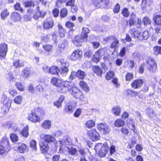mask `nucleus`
Instances as JSON below:
<instances>
[{"mask_svg":"<svg viewBox=\"0 0 161 161\" xmlns=\"http://www.w3.org/2000/svg\"><path fill=\"white\" fill-rule=\"evenodd\" d=\"M133 75L132 73H128L126 76V80L129 81L133 79Z\"/></svg>","mask_w":161,"mask_h":161,"instance_id":"obj_63","label":"nucleus"},{"mask_svg":"<svg viewBox=\"0 0 161 161\" xmlns=\"http://www.w3.org/2000/svg\"><path fill=\"white\" fill-rule=\"evenodd\" d=\"M75 74L76 75V76L80 79H84L86 75V74L85 72L80 70H78L76 73H75V72H73L71 73V75Z\"/></svg>","mask_w":161,"mask_h":161,"instance_id":"obj_25","label":"nucleus"},{"mask_svg":"<svg viewBox=\"0 0 161 161\" xmlns=\"http://www.w3.org/2000/svg\"><path fill=\"white\" fill-rule=\"evenodd\" d=\"M78 151L76 148H71L69 151V153L73 156H75L77 155Z\"/></svg>","mask_w":161,"mask_h":161,"instance_id":"obj_55","label":"nucleus"},{"mask_svg":"<svg viewBox=\"0 0 161 161\" xmlns=\"http://www.w3.org/2000/svg\"><path fill=\"white\" fill-rule=\"evenodd\" d=\"M15 151L20 153H25L26 151L27 146L25 144L22 143H16L14 147Z\"/></svg>","mask_w":161,"mask_h":161,"instance_id":"obj_6","label":"nucleus"},{"mask_svg":"<svg viewBox=\"0 0 161 161\" xmlns=\"http://www.w3.org/2000/svg\"><path fill=\"white\" fill-rule=\"evenodd\" d=\"M51 126V122L49 120L44 121L42 123L41 126L42 127L46 129H49Z\"/></svg>","mask_w":161,"mask_h":161,"instance_id":"obj_30","label":"nucleus"},{"mask_svg":"<svg viewBox=\"0 0 161 161\" xmlns=\"http://www.w3.org/2000/svg\"><path fill=\"white\" fill-rule=\"evenodd\" d=\"M46 14V12L41 11L39 7L38 6L37 7L33 15V17L35 19L37 20L38 19L39 17L44 18Z\"/></svg>","mask_w":161,"mask_h":161,"instance_id":"obj_7","label":"nucleus"},{"mask_svg":"<svg viewBox=\"0 0 161 161\" xmlns=\"http://www.w3.org/2000/svg\"><path fill=\"white\" fill-rule=\"evenodd\" d=\"M22 101V97L21 95H19L15 97L14 99V102L17 104H20Z\"/></svg>","mask_w":161,"mask_h":161,"instance_id":"obj_48","label":"nucleus"},{"mask_svg":"<svg viewBox=\"0 0 161 161\" xmlns=\"http://www.w3.org/2000/svg\"><path fill=\"white\" fill-rule=\"evenodd\" d=\"M135 15L134 14H132L130 16V19L129 21V25L131 26L134 25V19L135 18Z\"/></svg>","mask_w":161,"mask_h":161,"instance_id":"obj_53","label":"nucleus"},{"mask_svg":"<svg viewBox=\"0 0 161 161\" xmlns=\"http://www.w3.org/2000/svg\"><path fill=\"white\" fill-rule=\"evenodd\" d=\"M30 146L34 151H36V142L35 140H32L30 141Z\"/></svg>","mask_w":161,"mask_h":161,"instance_id":"obj_42","label":"nucleus"},{"mask_svg":"<svg viewBox=\"0 0 161 161\" xmlns=\"http://www.w3.org/2000/svg\"><path fill=\"white\" fill-rule=\"evenodd\" d=\"M0 144L8 148H9L10 147L9 139L6 137H4L2 139L1 141Z\"/></svg>","mask_w":161,"mask_h":161,"instance_id":"obj_31","label":"nucleus"},{"mask_svg":"<svg viewBox=\"0 0 161 161\" xmlns=\"http://www.w3.org/2000/svg\"><path fill=\"white\" fill-rule=\"evenodd\" d=\"M16 86L19 91H23L24 90V86L19 82L16 83Z\"/></svg>","mask_w":161,"mask_h":161,"instance_id":"obj_57","label":"nucleus"},{"mask_svg":"<svg viewBox=\"0 0 161 161\" xmlns=\"http://www.w3.org/2000/svg\"><path fill=\"white\" fill-rule=\"evenodd\" d=\"M86 39L82 35L78 36L72 40L73 43L76 46H80L81 42H85Z\"/></svg>","mask_w":161,"mask_h":161,"instance_id":"obj_18","label":"nucleus"},{"mask_svg":"<svg viewBox=\"0 0 161 161\" xmlns=\"http://www.w3.org/2000/svg\"><path fill=\"white\" fill-rule=\"evenodd\" d=\"M90 31L89 29L87 27H83L82 29V36L86 39L87 37V34L90 32Z\"/></svg>","mask_w":161,"mask_h":161,"instance_id":"obj_38","label":"nucleus"},{"mask_svg":"<svg viewBox=\"0 0 161 161\" xmlns=\"http://www.w3.org/2000/svg\"><path fill=\"white\" fill-rule=\"evenodd\" d=\"M154 53L156 55L161 54V47L156 46L153 48Z\"/></svg>","mask_w":161,"mask_h":161,"instance_id":"obj_49","label":"nucleus"},{"mask_svg":"<svg viewBox=\"0 0 161 161\" xmlns=\"http://www.w3.org/2000/svg\"><path fill=\"white\" fill-rule=\"evenodd\" d=\"M154 22L158 25H161V15H156L153 18Z\"/></svg>","mask_w":161,"mask_h":161,"instance_id":"obj_41","label":"nucleus"},{"mask_svg":"<svg viewBox=\"0 0 161 161\" xmlns=\"http://www.w3.org/2000/svg\"><path fill=\"white\" fill-rule=\"evenodd\" d=\"M143 21L144 23V25H145L150 24L151 23L150 20L147 17H145L143 18Z\"/></svg>","mask_w":161,"mask_h":161,"instance_id":"obj_61","label":"nucleus"},{"mask_svg":"<svg viewBox=\"0 0 161 161\" xmlns=\"http://www.w3.org/2000/svg\"><path fill=\"white\" fill-rule=\"evenodd\" d=\"M24 5L25 7H30L32 6L34 7V4L33 1H28L24 3Z\"/></svg>","mask_w":161,"mask_h":161,"instance_id":"obj_56","label":"nucleus"},{"mask_svg":"<svg viewBox=\"0 0 161 161\" xmlns=\"http://www.w3.org/2000/svg\"><path fill=\"white\" fill-rule=\"evenodd\" d=\"M59 142L60 147L64 146L67 147L68 146H70L72 144L71 139L69 137L67 136H64L63 139H60Z\"/></svg>","mask_w":161,"mask_h":161,"instance_id":"obj_13","label":"nucleus"},{"mask_svg":"<svg viewBox=\"0 0 161 161\" xmlns=\"http://www.w3.org/2000/svg\"><path fill=\"white\" fill-rule=\"evenodd\" d=\"M80 86L85 91L87 92L89 90L87 84L84 81H82L80 83Z\"/></svg>","mask_w":161,"mask_h":161,"instance_id":"obj_45","label":"nucleus"},{"mask_svg":"<svg viewBox=\"0 0 161 161\" xmlns=\"http://www.w3.org/2000/svg\"><path fill=\"white\" fill-rule=\"evenodd\" d=\"M51 83L57 87L59 86L62 83V80L55 77L53 78L51 80Z\"/></svg>","mask_w":161,"mask_h":161,"instance_id":"obj_27","label":"nucleus"},{"mask_svg":"<svg viewBox=\"0 0 161 161\" xmlns=\"http://www.w3.org/2000/svg\"><path fill=\"white\" fill-rule=\"evenodd\" d=\"M7 51V45L4 43L0 44V59L5 58Z\"/></svg>","mask_w":161,"mask_h":161,"instance_id":"obj_14","label":"nucleus"},{"mask_svg":"<svg viewBox=\"0 0 161 161\" xmlns=\"http://www.w3.org/2000/svg\"><path fill=\"white\" fill-rule=\"evenodd\" d=\"M14 9L15 10L19 11L20 12L22 13L23 11V10L20 7V5L19 3H16L14 6Z\"/></svg>","mask_w":161,"mask_h":161,"instance_id":"obj_60","label":"nucleus"},{"mask_svg":"<svg viewBox=\"0 0 161 161\" xmlns=\"http://www.w3.org/2000/svg\"><path fill=\"white\" fill-rule=\"evenodd\" d=\"M114 76V72L112 71H110L107 73L106 75V78L108 80H110L113 78Z\"/></svg>","mask_w":161,"mask_h":161,"instance_id":"obj_58","label":"nucleus"},{"mask_svg":"<svg viewBox=\"0 0 161 161\" xmlns=\"http://www.w3.org/2000/svg\"><path fill=\"white\" fill-rule=\"evenodd\" d=\"M29 127L26 125L24 127L22 130L21 131L20 134L24 137L27 138L29 136V134L28 132Z\"/></svg>","mask_w":161,"mask_h":161,"instance_id":"obj_33","label":"nucleus"},{"mask_svg":"<svg viewBox=\"0 0 161 161\" xmlns=\"http://www.w3.org/2000/svg\"><path fill=\"white\" fill-rule=\"evenodd\" d=\"M11 18L14 21H19L21 19V17L20 14L17 12H13L12 14Z\"/></svg>","mask_w":161,"mask_h":161,"instance_id":"obj_29","label":"nucleus"},{"mask_svg":"<svg viewBox=\"0 0 161 161\" xmlns=\"http://www.w3.org/2000/svg\"><path fill=\"white\" fill-rule=\"evenodd\" d=\"M143 36L139 37V40H142L143 39L146 40L149 37L148 32L147 31H144L142 33Z\"/></svg>","mask_w":161,"mask_h":161,"instance_id":"obj_46","label":"nucleus"},{"mask_svg":"<svg viewBox=\"0 0 161 161\" xmlns=\"http://www.w3.org/2000/svg\"><path fill=\"white\" fill-rule=\"evenodd\" d=\"M129 32L134 38L139 40L140 32L139 31L134 28H132L130 30Z\"/></svg>","mask_w":161,"mask_h":161,"instance_id":"obj_21","label":"nucleus"},{"mask_svg":"<svg viewBox=\"0 0 161 161\" xmlns=\"http://www.w3.org/2000/svg\"><path fill=\"white\" fill-rule=\"evenodd\" d=\"M28 119L32 122L36 123L40 121V117L36 114L34 110H32L29 114Z\"/></svg>","mask_w":161,"mask_h":161,"instance_id":"obj_11","label":"nucleus"},{"mask_svg":"<svg viewBox=\"0 0 161 161\" xmlns=\"http://www.w3.org/2000/svg\"><path fill=\"white\" fill-rule=\"evenodd\" d=\"M9 13L7 9L2 10L1 13V17L2 19L5 20L6 18L8 16Z\"/></svg>","mask_w":161,"mask_h":161,"instance_id":"obj_37","label":"nucleus"},{"mask_svg":"<svg viewBox=\"0 0 161 161\" xmlns=\"http://www.w3.org/2000/svg\"><path fill=\"white\" fill-rule=\"evenodd\" d=\"M122 13L125 17H127L129 16V13L128 10L126 8H125L122 11Z\"/></svg>","mask_w":161,"mask_h":161,"instance_id":"obj_62","label":"nucleus"},{"mask_svg":"<svg viewBox=\"0 0 161 161\" xmlns=\"http://www.w3.org/2000/svg\"><path fill=\"white\" fill-rule=\"evenodd\" d=\"M68 44V43L67 41L65 40L61 44L58 45V48H57V50L58 51H59V52H62L61 49L62 50L64 49L65 47L67 46Z\"/></svg>","mask_w":161,"mask_h":161,"instance_id":"obj_36","label":"nucleus"},{"mask_svg":"<svg viewBox=\"0 0 161 161\" xmlns=\"http://www.w3.org/2000/svg\"><path fill=\"white\" fill-rule=\"evenodd\" d=\"M87 134L90 139L92 141L98 140L99 137V133L95 129L88 130Z\"/></svg>","mask_w":161,"mask_h":161,"instance_id":"obj_8","label":"nucleus"},{"mask_svg":"<svg viewBox=\"0 0 161 161\" xmlns=\"http://www.w3.org/2000/svg\"><path fill=\"white\" fill-rule=\"evenodd\" d=\"M43 48L45 51L48 52H51L53 48V46L50 45L43 46Z\"/></svg>","mask_w":161,"mask_h":161,"instance_id":"obj_54","label":"nucleus"},{"mask_svg":"<svg viewBox=\"0 0 161 161\" xmlns=\"http://www.w3.org/2000/svg\"><path fill=\"white\" fill-rule=\"evenodd\" d=\"M58 67L55 66H52L51 68H50L49 73L55 75L58 74Z\"/></svg>","mask_w":161,"mask_h":161,"instance_id":"obj_35","label":"nucleus"},{"mask_svg":"<svg viewBox=\"0 0 161 161\" xmlns=\"http://www.w3.org/2000/svg\"><path fill=\"white\" fill-rule=\"evenodd\" d=\"M33 12L34 10L33 9L31 8L28 9L27 11L26 14L24 16V20L26 21H31L32 18V16Z\"/></svg>","mask_w":161,"mask_h":161,"instance_id":"obj_19","label":"nucleus"},{"mask_svg":"<svg viewBox=\"0 0 161 161\" xmlns=\"http://www.w3.org/2000/svg\"><path fill=\"white\" fill-rule=\"evenodd\" d=\"M143 83V80L142 79L136 80L132 82L131 86L135 89H138L142 86Z\"/></svg>","mask_w":161,"mask_h":161,"instance_id":"obj_20","label":"nucleus"},{"mask_svg":"<svg viewBox=\"0 0 161 161\" xmlns=\"http://www.w3.org/2000/svg\"><path fill=\"white\" fill-rule=\"evenodd\" d=\"M43 24V27L45 29H49L52 28L54 25L53 20L51 18H48L44 20Z\"/></svg>","mask_w":161,"mask_h":161,"instance_id":"obj_12","label":"nucleus"},{"mask_svg":"<svg viewBox=\"0 0 161 161\" xmlns=\"http://www.w3.org/2000/svg\"><path fill=\"white\" fill-rule=\"evenodd\" d=\"M40 145L42 153H44L47 152L49 148L48 145L47 143H43Z\"/></svg>","mask_w":161,"mask_h":161,"instance_id":"obj_34","label":"nucleus"},{"mask_svg":"<svg viewBox=\"0 0 161 161\" xmlns=\"http://www.w3.org/2000/svg\"><path fill=\"white\" fill-rule=\"evenodd\" d=\"M30 71L29 68L25 67L22 71V74L24 77H27L30 74Z\"/></svg>","mask_w":161,"mask_h":161,"instance_id":"obj_43","label":"nucleus"},{"mask_svg":"<svg viewBox=\"0 0 161 161\" xmlns=\"http://www.w3.org/2000/svg\"><path fill=\"white\" fill-rule=\"evenodd\" d=\"M147 67L151 72H155L157 69V64L153 59L149 58L147 61Z\"/></svg>","mask_w":161,"mask_h":161,"instance_id":"obj_9","label":"nucleus"},{"mask_svg":"<svg viewBox=\"0 0 161 161\" xmlns=\"http://www.w3.org/2000/svg\"><path fill=\"white\" fill-rule=\"evenodd\" d=\"M43 138L44 141L47 143L53 142L55 140V137L50 134L45 135Z\"/></svg>","mask_w":161,"mask_h":161,"instance_id":"obj_22","label":"nucleus"},{"mask_svg":"<svg viewBox=\"0 0 161 161\" xmlns=\"http://www.w3.org/2000/svg\"><path fill=\"white\" fill-rule=\"evenodd\" d=\"M82 52L78 49L74 51L70 56V58L72 60L75 61L79 59L82 55Z\"/></svg>","mask_w":161,"mask_h":161,"instance_id":"obj_17","label":"nucleus"},{"mask_svg":"<svg viewBox=\"0 0 161 161\" xmlns=\"http://www.w3.org/2000/svg\"><path fill=\"white\" fill-rule=\"evenodd\" d=\"M81 110L80 109H77L74 114V116L75 117H78L81 114Z\"/></svg>","mask_w":161,"mask_h":161,"instance_id":"obj_64","label":"nucleus"},{"mask_svg":"<svg viewBox=\"0 0 161 161\" xmlns=\"http://www.w3.org/2000/svg\"><path fill=\"white\" fill-rule=\"evenodd\" d=\"M127 124L130 129L135 132V124L133 123L131 119H129L127 120Z\"/></svg>","mask_w":161,"mask_h":161,"instance_id":"obj_32","label":"nucleus"},{"mask_svg":"<svg viewBox=\"0 0 161 161\" xmlns=\"http://www.w3.org/2000/svg\"><path fill=\"white\" fill-rule=\"evenodd\" d=\"M97 127L99 131L104 134L108 133L110 130L109 126L108 125L104 123L98 124Z\"/></svg>","mask_w":161,"mask_h":161,"instance_id":"obj_4","label":"nucleus"},{"mask_svg":"<svg viewBox=\"0 0 161 161\" xmlns=\"http://www.w3.org/2000/svg\"><path fill=\"white\" fill-rule=\"evenodd\" d=\"M104 51L102 49H98L94 55L93 61L97 63L99 62L101 59V56L103 54Z\"/></svg>","mask_w":161,"mask_h":161,"instance_id":"obj_15","label":"nucleus"},{"mask_svg":"<svg viewBox=\"0 0 161 161\" xmlns=\"http://www.w3.org/2000/svg\"><path fill=\"white\" fill-rule=\"evenodd\" d=\"M73 86L72 82L69 81L63 82L62 84L57 88L58 91L60 93H65L67 91L70 92Z\"/></svg>","mask_w":161,"mask_h":161,"instance_id":"obj_1","label":"nucleus"},{"mask_svg":"<svg viewBox=\"0 0 161 161\" xmlns=\"http://www.w3.org/2000/svg\"><path fill=\"white\" fill-rule=\"evenodd\" d=\"M64 98L65 97L64 96H60L58 100L53 103L54 105L58 108H61L62 103L64 101Z\"/></svg>","mask_w":161,"mask_h":161,"instance_id":"obj_23","label":"nucleus"},{"mask_svg":"<svg viewBox=\"0 0 161 161\" xmlns=\"http://www.w3.org/2000/svg\"><path fill=\"white\" fill-rule=\"evenodd\" d=\"M70 93L75 97L81 99L83 97V95L82 93L76 87H74L73 86L72 88L70 91Z\"/></svg>","mask_w":161,"mask_h":161,"instance_id":"obj_10","label":"nucleus"},{"mask_svg":"<svg viewBox=\"0 0 161 161\" xmlns=\"http://www.w3.org/2000/svg\"><path fill=\"white\" fill-rule=\"evenodd\" d=\"M95 148L96 150L99 151V156L101 157L105 156L108 153V147L106 145H104L101 143H98L95 146Z\"/></svg>","mask_w":161,"mask_h":161,"instance_id":"obj_3","label":"nucleus"},{"mask_svg":"<svg viewBox=\"0 0 161 161\" xmlns=\"http://www.w3.org/2000/svg\"><path fill=\"white\" fill-rule=\"evenodd\" d=\"M78 152L80 155V158L86 157V153L83 148H79Z\"/></svg>","mask_w":161,"mask_h":161,"instance_id":"obj_52","label":"nucleus"},{"mask_svg":"<svg viewBox=\"0 0 161 161\" xmlns=\"http://www.w3.org/2000/svg\"><path fill=\"white\" fill-rule=\"evenodd\" d=\"M125 122L120 119H117L115 121L114 124L115 126L118 127L123 126L125 125Z\"/></svg>","mask_w":161,"mask_h":161,"instance_id":"obj_39","label":"nucleus"},{"mask_svg":"<svg viewBox=\"0 0 161 161\" xmlns=\"http://www.w3.org/2000/svg\"><path fill=\"white\" fill-rule=\"evenodd\" d=\"M13 65L16 68L23 67L25 66L24 61L19 59L14 60L13 62Z\"/></svg>","mask_w":161,"mask_h":161,"instance_id":"obj_26","label":"nucleus"},{"mask_svg":"<svg viewBox=\"0 0 161 161\" xmlns=\"http://www.w3.org/2000/svg\"><path fill=\"white\" fill-rule=\"evenodd\" d=\"M109 0H94V4L99 8H106L109 5Z\"/></svg>","mask_w":161,"mask_h":161,"instance_id":"obj_5","label":"nucleus"},{"mask_svg":"<svg viewBox=\"0 0 161 161\" xmlns=\"http://www.w3.org/2000/svg\"><path fill=\"white\" fill-rule=\"evenodd\" d=\"M75 109L74 107L73 106L71 103H68L65 106L64 111L65 113H72Z\"/></svg>","mask_w":161,"mask_h":161,"instance_id":"obj_24","label":"nucleus"},{"mask_svg":"<svg viewBox=\"0 0 161 161\" xmlns=\"http://www.w3.org/2000/svg\"><path fill=\"white\" fill-rule=\"evenodd\" d=\"M86 127L90 128L95 125V123L93 121L89 120L86 122Z\"/></svg>","mask_w":161,"mask_h":161,"instance_id":"obj_51","label":"nucleus"},{"mask_svg":"<svg viewBox=\"0 0 161 161\" xmlns=\"http://www.w3.org/2000/svg\"><path fill=\"white\" fill-rule=\"evenodd\" d=\"M10 138L12 142H15L18 141L19 137L16 134L14 133H12L10 135Z\"/></svg>","mask_w":161,"mask_h":161,"instance_id":"obj_44","label":"nucleus"},{"mask_svg":"<svg viewBox=\"0 0 161 161\" xmlns=\"http://www.w3.org/2000/svg\"><path fill=\"white\" fill-rule=\"evenodd\" d=\"M58 64L60 63L62 66L60 69H58V72L62 76H65L69 71L68 66L69 65V63L66 62L64 59H61L57 61Z\"/></svg>","mask_w":161,"mask_h":161,"instance_id":"obj_2","label":"nucleus"},{"mask_svg":"<svg viewBox=\"0 0 161 161\" xmlns=\"http://www.w3.org/2000/svg\"><path fill=\"white\" fill-rule=\"evenodd\" d=\"M121 108L119 106H117L113 108L112 113L116 115H119L120 114Z\"/></svg>","mask_w":161,"mask_h":161,"instance_id":"obj_40","label":"nucleus"},{"mask_svg":"<svg viewBox=\"0 0 161 161\" xmlns=\"http://www.w3.org/2000/svg\"><path fill=\"white\" fill-rule=\"evenodd\" d=\"M147 115L149 117L153 118L154 116V111L152 108H147Z\"/></svg>","mask_w":161,"mask_h":161,"instance_id":"obj_47","label":"nucleus"},{"mask_svg":"<svg viewBox=\"0 0 161 161\" xmlns=\"http://www.w3.org/2000/svg\"><path fill=\"white\" fill-rule=\"evenodd\" d=\"M68 14V10L66 8H63L60 11V16L62 18L66 17Z\"/></svg>","mask_w":161,"mask_h":161,"instance_id":"obj_50","label":"nucleus"},{"mask_svg":"<svg viewBox=\"0 0 161 161\" xmlns=\"http://www.w3.org/2000/svg\"><path fill=\"white\" fill-rule=\"evenodd\" d=\"M11 101H5L3 103V105L1 108V113L3 114H7L10 107Z\"/></svg>","mask_w":161,"mask_h":161,"instance_id":"obj_16","label":"nucleus"},{"mask_svg":"<svg viewBox=\"0 0 161 161\" xmlns=\"http://www.w3.org/2000/svg\"><path fill=\"white\" fill-rule=\"evenodd\" d=\"M119 41L118 39L116 38L114 39V41L111 44V47L114 48H116L119 45Z\"/></svg>","mask_w":161,"mask_h":161,"instance_id":"obj_59","label":"nucleus"},{"mask_svg":"<svg viewBox=\"0 0 161 161\" xmlns=\"http://www.w3.org/2000/svg\"><path fill=\"white\" fill-rule=\"evenodd\" d=\"M92 70L98 76H101L103 72L102 69L99 66L95 65L93 66Z\"/></svg>","mask_w":161,"mask_h":161,"instance_id":"obj_28","label":"nucleus"}]
</instances>
